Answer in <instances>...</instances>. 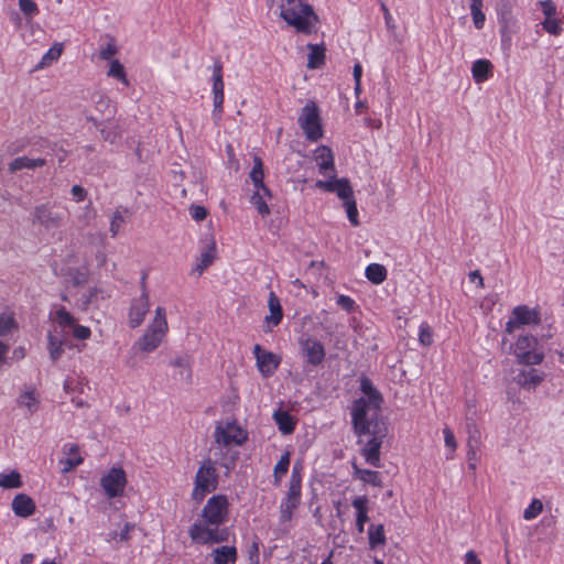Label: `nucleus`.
I'll return each instance as SVG.
<instances>
[{"label": "nucleus", "instance_id": "obj_13", "mask_svg": "<svg viewBox=\"0 0 564 564\" xmlns=\"http://www.w3.org/2000/svg\"><path fill=\"white\" fill-rule=\"evenodd\" d=\"M246 438V434L236 423H218L216 426L215 440L220 445L228 446L232 443L241 445Z\"/></svg>", "mask_w": 564, "mask_h": 564}, {"label": "nucleus", "instance_id": "obj_11", "mask_svg": "<svg viewBox=\"0 0 564 564\" xmlns=\"http://www.w3.org/2000/svg\"><path fill=\"white\" fill-rule=\"evenodd\" d=\"M127 484L126 473L122 468L112 467L100 479V485L109 498L119 497L123 494Z\"/></svg>", "mask_w": 564, "mask_h": 564}, {"label": "nucleus", "instance_id": "obj_29", "mask_svg": "<svg viewBox=\"0 0 564 564\" xmlns=\"http://www.w3.org/2000/svg\"><path fill=\"white\" fill-rule=\"evenodd\" d=\"M46 161L44 159H30L28 156H19L15 158L10 164H9V171L11 173H15L22 169H29L33 170L36 167H41L45 165Z\"/></svg>", "mask_w": 564, "mask_h": 564}, {"label": "nucleus", "instance_id": "obj_22", "mask_svg": "<svg viewBox=\"0 0 564 564\" xmlns=\"http://www.w3.org/2000/svg\"><path fill=\"white\" fill-rule=\"evenodd\" d=\"M171 367L177 369L175 378L186 384L192 382V365L188 355H178L170 362Z\"/></svg>", "mask_w": 564, "mask_h": 564}, {"label": "nucleus", "instance_id": "obj_40", "mask_svg": "<svg viewBox=\"0 0 564 564\" xmlns=\"http://www.w3.org/2000/svg\"><path fill=\"white\" fill-rule=\"evenodd\" d=\"M251 204L257 208L258 213L261 216H267L270 214V208L267 205L263 195L259 191H254L250 197Z\"/></svg>", "mask_w": 564, "mask_h": 564}, {"label": "nucleus", "instance_id": "obj_15", "mask_svg": "<svg viewBox=\"0 0 564 564\" xmlns=\"http://www.w3.org/2000/svg\"><path fill=\"white\" fill-rule=\"evenodd\" d=\"M513 318L510 319L506 325V332L512 333L514 327H519L521 325H538L541 321L539 312L536 310H531L527 305L516 306L512 311Z\"/></svg>", "mask_w": 564, "mask_h": 564}, {"label": "nucleus", "instance_id": "obj_49", "mask_svg": "<svg viewBox=\"0 0 564 564\" xmlns=\"http://www.w3.org/2000/svg\"><path fill=\"white\" fill-rule=\"evenodd\" d=\"M19 404L22 406H26L30 412H34L37 405V400L34 397L33 391L24 392L19 398Z\"/></svg>", "mask_w": 564, "mask_h": 564}, {"label": "nucleus", "instance_id": "obj_30", "mask_svg": "<svg viewBox=\"0 0 564 564\" xmlns=\"http://www.w3.org/2000/svg\"><path fill=\"white\" fill-rule=\"evenodd\" d=\"M492 64L488 59H477L471 67L473 77L476 83H482L491 76Z\"/></svg>", "mask_w": 564, "mask_h": 564}, {"label": "nucleus", "instance_id": "obj_18", "mask_svg": "<svg viewBox=\"0 0 564 564\" xmlns=\"http://www.w3.org/2000/svg\"><path fill=\"white\" fill-rule=\"evenodd\" d=\"M259 371L263 377H270L280 365V357L273 352L265 351L257 344L253 348Z\"/></svg>", "mask_w": 564, "mask_h": 564}, {"label": "nucleus", "instance_id": "obj_6", "mask_svg": "<svg viewBox=\"0 0 564 564\" xmlns=\"http://www.w3.org/2000/svg\"><path fill=\"white\" fill-rule=\"evenodd\" d=\"M301 469L302 467L297 463L292 468L289 489L280 507V519L282 522L290 521L293 510L300 506L302 488Z\"/></svg>", "mask_w": 564, "mask_h": 564}, {"label": "nucleus", "instance_id": "obj_59", "mask_svg": "<svg viewBox=\"0 0 564 564\" xmlns=\"http://www.w3.org/2000/svg\"><path fill=\"white\" fill-rule=\"evenodd\" d=\"M539 6L542 9V12L546 17V19L553 18L556 13V7L551 0L540 1Z\"/></svg>", "mask_w": 564, "mask_h": 564}, {"label": "nucleus", "instance_id": "obj_35", "mask_svg": "<svg viewBox=\"0 0 564 564\" xmlns=\"http://www.w3.org/2000/svg\"><path fill=\"white\" fill-rule=\"evenodd\" d=\"M366 276L370 282L380 284L387 279V270L382 264L371 263L366 268Z\"/></svg>", "mask_w": 564, "mask_h": 564}, {"label": "nucleus", "instance_id": "obj_5", "mask_svg": "<svg viewBox=\"0 0 564 564\" xmlns=\"http://www.w3.org/2000/svg\"><path fill=\"white\" fill-rule=\"evenodd\" d=\"M361 424H364L362 430L352 425L355 434L358 436H371L364 445L361 454L368 464L379 467L380 448L384 437L388 435V425L384 420H361Z\"/></svg>", "mask_w": 564, "mask_h": 564}, {"label": "nucleus", "instance_id": "obj_21", "mask_svg": "<svg viewBox=\"0 0 564 564\" xmlns=\"http://www.w3.org/2000/svg\"><path fill=\"white\" fill-rule=\"evenodd\" d=\"M12 511L17 517L28 518L35 512L34 500L26 494H18L11 503Z\"/></svg>", "mask_w": 564, "mask_h": 564}, {"label": "nucleus", "instance_id": "obj_31", "mask_svg": "<svg viewBox=\"0 0 564 564\" xmlns=\"http://www.w3.org/2000/svg\"><path fill=\"white\" fill-rule=\"evenodd\" d=\"M64 339L59 335L50 333L47 336V349L52 361H57L64 354Z\"/></svg>", "mask_w": 564, "mask_h": 564}, {"label": "nucleus", "instance_id": "obj_38", "mask_svg": "<svg viewBox=\"0 0 564 564\" xmlns=\"http://www.w3.org/2000/svg\"><path fill=\"white\" fill-rule=\"evenodd\" d=\"M63 52V44L55 43L42 57L40 64L36 66V69L46 67L51 65L54 61H56Z\"/></svg>", "mask_w": 564, "mask_h": 564}, {"label": "nucleus", "instance_id": "obj_2", "mask_svg": "<svg viewBox=\"0 0 564 564\" xmlns=\"http://www.w3.org/2000/svg\"><path fill=\"white\" fill-rule=\"evenodd\" d=\"M360 390L366 398H359L354 401L351 409L352 425L364 429L361 420H384L380 417L383 397L377 388L373 387L368 377L360 378Z\"/></svg>", "mask_w": 564, "mask_h": 564}, {"label": "nucleus", "instance_id": "obj_50", "mask_svg": "<svg viewBox=\"0 0 564 564\" xmlns=\"http://www.w3.org/2000/svg\"><path fill=\"white\" fill-rule=\"evenodd\" d=\"M14 328L17 324L12 316L0 315V336H6Z\"/></svg>", "mask_w": 564, "mask_h": 564}, {"label": "nucleus", "instance_id": "obj_46", "mask_svg": "<svg viewBox=\"0 0 564 564\" xmlns=\"http://www.w3.org/2000/svg\"><path fill=\"white\" fill-rule=\"evenodd\" d=\"M543 510V505L541 500L533 499L530 506L524 510L523 518L525 520H532L536 518Z\"/></svg>", "mask_w": 564, "mask_h": 564}, {"label": "nucleus", "instance_id": "obj_41", "mask_svg": "<svg viewBox=\"0 0 564 564\" xmlns=\"http://www.w3.org/2000/svg\"><path fill=\"white\" fill-rule=\"evenodd\" d=\"M213 82L214 95H217L218 93L224 94L223 65L220 63H216L214 65Z\"/></svg>", "mask_w": 564, "mask_h": 564}, {"label": "nucleus", "instance_id": "obj_60", "mask_svg": "<svg viewBox=\"0 0 564 564\" xmlns=\"http://www.w3.org/2000/svg\"><path fill=\"white\" fill-rule=\"evenodd\" d=\"M337 304L348 313L355 310V301L347 295H339Z\"/></svg>", "mask_w": 564, "mask_h": 564}, {"label": "nucleus", "instance_id": "obj_23", "mask_svg": "<svg viewBox=\"0 0 564 564\" xmlns=\"http://www.w3.org/2000/svg\"><path fill=\"white\" fill-rule=\"evenodd\" d=\"M543 380V375L534 369H523L514 377V381L525 389H534Z\"/></svg>", "mask_w": 564, "mask_h": 564}, {"label": "nucleus", "instance_id": "obj_43", "mask_svg": "<svg viewBox=\"0 0 564 564\" xmlns=\"http://www.w3.org/2000/svg\"><path fill=\"white\" fill-rule=\"evenodd\" d=\"M344 207L346 208L347 217L350 224L355 227L359 226L360 223L358 219V209L355 198L344 202Z\"/></svg>", "mask_w": 564, "mask_h": 564}, {"label": "nucleus", "instance_id": "obj_54", "mask_svg": "<svg viewBox=\"0 0 564 564\" xmlns=\"http://www.w3.org/2000/svg\"><path fill=\"white\" fill-rule=\"evenodd\" d=\"M542 25L543 29L552 35H558L561 32L560 22L554 18L545 19Z\"/></svg>", "mask_w": 564, "mask_h": 564}, {"label": "nucleus", "instance_id": "obj_4", "mask_svg": "<svg viewBox=\"0 0 564 564\" xmlns=\"http://www.w3.org/2000/svg\"><path fill=\"white\" fill-rule=\"evenodd\" d=\"M280 17L296 32L306 35L315 33L319 22L313 7L303 0H285L281 6Z\"/></svg>", "mask_w": 564, "mask_h": 564}, {"label": "nucleus", "instance_id": "obj_63", "mask_svg": "<svg viewBox=\"0 0 564 564\" xmlns=\"http://www.w3.org/2000/svg\"><path fill=\"white\" fill-rule=\"evenodd\" d=\"M443 433H444L445 445L447 447H449L452 451H455L457 447V443H456V440H455V436H454V433L452 432V430L449 427H445L443 430Z\"/></svg>", "mask_w": 564, "mask_h": 564}, {"label": "nucleus", "instance_id": "obj_39", "mask_svg": "<svg viewBox=\"0 0 564 564\" xmlns=\"http://www.w3.org/2000/svg\"><path fill=\"white\" fill-rule=\"evenodd\" d=\"M466 427H467V433H468V443H467L468 447H479L480 446V436H481L479 429L477 427L475 422L471 420L467 421Z\"/></svg>", "mask_w": 564, "mask_h": 564}, {"label": "nucleus", "instance_id": "obj_36", "mask_svg": "<svg viewBox=\"0 0 564 564\" xmlns=\"http://www.w3.org/2000/svg\"><path fill=\"white\" fill-rule=\"evenodd\" d=\"M23 486L21 475L17 470L10 474H0V487L3 489H15Z\"/></svg>", "mask_w": 564, "mask_h": 564}, {"label": "nucleus", "instance_id": "obj_25", "mask_svg": "<svg viewBox=\"0 0 564 564\" xmlns=\"http://www.w3.org/2000/svg\"><path fill=\"white\" fill-rule=\"evenodd\" d=\"M310 53L307 55V68L316 69L321 68L325 64V52L324 44H307Z\"/></svg>", "mask_w": 564, "mask_h": 564}, {"label": "nucleus", "instance_id": "obj_19", "mask_svg": "<svg viewBox=\"0 0 564 564\" xmlns=\"http://www.w3.org/2000/svg\"><path fill=\"white\" fill-rule=\"evenodd\" d=\"M95 110L100 115V119L94 116H87L86 119L94 123L96 128L101 127L104 121H109L116 115V107L111 100L104 95H96L94 97Z\"/></svg>", "mask_w": 564, "mask_h": 564}, {"label": "nucleus", "instance_id": "obj_52", "mask_svg": "<svg viewBox=\"0 0 564 564\" xmlns=\"http://www.w3.org/2000/svg\"><path fill=\"white\" fill-rule=\"evenodd\" d=\"M124 223V218L122 216V213L119 208L116 209V212L112 215L111 221H110V232L112 237H116L119 232L121 224Z\"/></svg>", "mask_w": 564, "mask_h": 564}, {"label": "nucleus", "instance_id": "obj_8", "mask_svg": "<svg viewBox=\"0 0 564 564\" xmlns=\"http://www.w3.org/2000/svg\"><path fill=\"white\" fill-rule=\"evenodd\" d=\"M299 124L303 129L308 141L317 142L323 138V128L319 117V110L316 104L310 100L303 108L299 117Z\"/></svg>", "mask_w": 564, "mask_h": 564}, {"label": "nucleus", "instance_id": "obj_9", "mask_svg": "<svg viewBox=\"0 0 564 564\" xmlns=\"http://www.w3.org/2000/svg\"><path fill=\"white\" fill-rule=\"evenodd\" d=\"M538 340L531 335L520 336L516 343L514 354L518 360L527 366L539 365L543 354L536 351Z\"/></svg>", "mask_w": 564, "mask_h": 564}, {"label": "nucleus", "instance_id": "obj_7", "mask_svg": "<svg viewBox=\"0 0 564 564\" xmlns=\"http://www.w3.org/2000/svg\"><path fill=\"white\" fill-rule=\"evenodd\" d=\"M218 475L210 459L204 462L195 476V487L192 497L195 501L200 502L208 492L217 488Z\"/></svg>", "mask_w": 564, "mask_h": 564}, {"label": "nucleus", "instance_id": "obj_32", "mask_svg": "<svg viewBox=\"0 0 564 564\" xmlns=\"http://www.w3.org/2000/svg\"><path fill=\"white\" fill-rule=\"evenodd\" d=\"M250 180L256 188V191L260 192V188H264L265 184L263 182L264 171L263 163L259 156L253 158V167L250 172Z\"/></svg>", "mask_w": 564, "mask_h": 564}, {"label": "nucleus", "instance_id": "obj_17", "mask_svg": "<svg viewBox=\"0 0 564 564\" xmlns=\"http://www.w3.org/2000/svg\"><path fill=\"white\" fill-rule=\"evenodd\" d=\"M300 346L308 365L318 366L324 361L326 355L325 348L317 339L311 337L301 339Z\"/></svg>", "mask_w": 564, "mask_h": 564}, {"label": "nucleus", "instance_id": "obj_20", "mask_svg": "<svg viewBox=\"0 0 564 564\" xmlns=\"http://www.w3.org/2000/svg\"><path fill=\"white\" fill-rule=\"evenodd\" d=\"M315 160L317 161L319 173L324 176L328 175V172L335 174V160L332 149L327 145H319L315 150Z\"/></svg>", "mask_w": 564, "mask_h": 564}, {"label": "nucleus", "instance_id": "obj_26", "mask_svg": "<svg viewBox=\"0 0 564 564\" xmlns=\"http://www.w3.org/2000/svg\"><path fill=\"white\" fill-rule=\"evenodd\" d=\"M268 307H269L270 314L268 316H265V322L268 324H272L273 326L279 325L283 317V311H282L280 300L273 291H271L269 293Z\"/></svg>", "mask_w": 564, "mask_h": 564}, {"label": "nucleus", "instance_id": "obj_48", "mask_svg": "<svg viewBox=\"0 0 564 564\" xmlns=\"http://www.w3.org/2000/svg\"><path fill=\"white\" fill-rule=\"evenodd\" d=\"M150 326L161 328L164 330L169 329L166 317H165V308L162 306H158L155 310V316L152 319Z\"/></svg>", "mask_w": 564, "mask_h": 564}, {"label": "nucleus", "instance_id": "obj_34", "mask_svg": "<svg viewBox=\"0 0 564 564\" xmlns=\"http://www.w3.org/2000/svg\"><path fill=\"white\" fill-rule=\"evenodd\" d=\"M355 476H357L364 482L370 484L372 486L382 487V480L380 474L370 469H361L354 465Z\"/></svg>", "mask_w": 564, "mask_h": 564}, {"label": "nucleus", "instance_id": "obj_45", "mask_svg": "<svg viewBox=\"0 0 564 564\" xmlns=\"http://www.w3.org/2000/svg\"><path fill=\"white\" fill-rule=\"evenodd\" d=\"M56 321L63 327H73L75 324V318L64 306L56 311Z\"/></svg>", "mask_w": 564, "mask_h": 564}, {"label": "nucleus", "instance_id": "obj_55", "mask_svg": "<svg viewBox=\"0 0 564 564\" xmlns=\"http://www.w3.org/2000/svg\"><path fill=\"white\" fill-rule=\"evenodd\" d=\"M189 214L196 221H202L207 217V209L200 205H192L189 207Z\"/></svg>", "mask_w": 564, "mask_h": 564}, {"label": "nucleus", "instance_id": "obj_61", "mask_svg": "<svg viewBox=\"0 0 564 564\" xmlns=\"http://www.w3.org/2000/svg\"><path fill=\"white\" fill-rule=\"evenodd\" d=\"M478 449L479 447H468L467 452V460H468V467L471 470H476V464L478 462Z\"/></svg>", "mask_w": 564, "mask_h": 564}, {"label": "nucleus", "instance_id": "obj_53", "mask_svg": "<svg viewBox=\"0 0 564 564\" xmlns=\"http://www.w3.org/2000/svg\"><path fill=\"white\" fill-rule=\"evenodd\" d=\"M83 463V458L77 455V456H69L65 459H62L61 460V464L63 465V468H62V471L63 473H68L73 468H75L76 466L80 465Z\"/></svg>", "mask_w": 564, "mask_h": 564}, {"label": "nucleus", "instance_id": "obj_28", "mask_svg": "<svg viewBox=\"0 0 564 564\" xmlns=\"http://www.w3.org/2000/svg\"><path fill=\"white\" fill-rule=\"evenodd\" d=\"M273 420L276 423L279 431L284 435H289L295 430V419L286 411H275L273 413Z\"/></svg>", "mask_w": 564, "mask_h": 564}, {"label": "nucleus", "instance_id": "obj_10", "mask_svg": "<svg viewBox=\"0 0 564 564\" xmlns=\"http://www.w3.org/2000/svg\"><path fill=\"white\" fill-rule=\"evenodd\" d=\"M141 295L132 300L129 308L128 322L131 328H137L143 323L150 308L149 294L145 286V276H143L141 280Z\"/></svg>", "mask_w": 564, "mask_h": 564}, {"label": "nucleus", "instance_id": "obj_37", "mask_svg": "<svg viewBox=\"0 0 564 564\" xmlns=\"http://www.w3.org/2000/svg\"><path fill=\"white\" fill-rule=\"evenodd\" d=\"M216 257V247L215 243H210L207 249L202 252L198 263L196 264L195 270L200 274L207 267H209Z\"/></svg>", "mask_w": 564, "mask_h": 564}, {"label": "nucleus", "instance_id": "obj_12", "mask_svg": "<svg viewBox=\"0 0 564 564\" xmlns=\"http://www.w3.org/2000/svg\"><path fill=\"white\" fill-rule=\"evenodd\" d=\"M315 186L328 193H336L344 202L354 199V191L348 178H337L335 174L329 175V180L317 181Z\"/></svg>", "mask_w": 564, "mask_h": 564}, {"label": "nucleus", "instance_id": "obj_56", "mask_svg": "<svg viewBox=\"0 0 564 564\" xmlns=\"http://www.w3.org/2000/svg\"><path fill=\"white\" fill-rule=\"evenodd\" d=\"M134 529V524L127 522L120 533L113 532L111 539H119L120 542H126L130 539V531Z\"/></svg>", "mask_w": 564, "mask_h": 564}, {"label": "nucleus", "instance_id": "obj_27", "mask_svg": "<svg viewBox=\"0 0 564 564\" xmlns=\"http://www.w3.org/2000/svg\"><path fill=\"white\" fill-rule=\"evenodd\" d=\"M215 564H235L237 561V549L230 545L216 547L212 552Z\"/></svg>", "mask_w": 564, "mask_h": 564}, {"label": "nucleus", "instance_id": "obj_24", "mask_svg": "<svg viewBox=\"0 0 564 564\" xmlns=\"http://www.w3.org/2000/svg\"><path fill=\"white\" fill-rule=\"evenodd\" d=\"M498 15L501 25V32L505 33L513 26L516 20L512 15V3L510 0H499Z\"/></svg>", "mask_w": 564, "mask_h": 564}, {"label": "nucleus", "instance_id": "obj_62", "mask_svg": "<svg viewBox=\"0 0 564 564\" xmlns=\"http://www.w3.org/2000/svg\"><path fill=\"white\" fill-rule=\"evenodd\" d=\"M419 340L424 346H430L432 344V332L429 326L421 327Z\"/></svg>", "mask_w": 564, "mask_h": 564}, {"label": "nucleus", "instance_id": "obj_57", "mask_svg": "<svg viewBox=\"0 0 564 564\" xmlns=\"http://www.w3.org/2000/svg\"><path fill=\"white\" fill-rule=\"evenodd\" d=\"M473 22L476 29L480 30L484 28L486 17L481 11V8L470 9Z\"/></svg>", "mask_w": 564, "mask_h": 564}, {"label": "nucleus", "instance_id": "obj_44", "mask_svg": "<svg viewBox=\"0 0 564 564\" xmlns=\"http://www.w3.org/2000/svg\"><path fill=\"white\" fill-rule=\"evenodd\" d=\"M108 76L122 80L127 84V77L123 65L118 59H112L108 70Z\"/></svg>", "mask_w": 564, "mask_h": 564}, {"label": "nucleus", "instance_id": "obj_1", "mask_svg": "<svg viewBox=\"0 0 564 564\" xmlns=\"http://www.w3.org/2000/svg\"><path fill=\"white\" fill-rule=\"evenodd\" d=\"M229 502L225 495H216L207 500L202 510V522L194 523L188 534L193 542L199 544H214L226 542L229 530L219 528L228 518Z\"/></svg>", "mask_w": 564, "mask_h": 564}, {"label": "nucleus", "instance_id": "obj_16", "mask_svg": "<svg viewBox=\"0 0 564 564\" xmlns=\"http://www.w3.org/2000/svg\"><path fill=\"white\" fill-rule=\"evenodd\" d=\"M167 330L148 326L145 333L134 343V348L142 352H152L163 341Z\"/></svg>", "mask_w": 564, "mask_h": 564}, {"label": "nucleus", "instance_id": "obj_64", "mask_svg": "<svg viewBox=\"0 0 564 564\" xmlns=\"http://www.w3.org/2000/svg\"><path fill=\"white\" fill-rule=\"evenodd\" d=\"M367 503L368 498L366 496H360L352 500V507L357 510V513L368 512Z\"/></svg>", "mask_w": 564, "mask_h": 564}, {"label": "nucleus", "instance_id": "obj_3", "mask_svg": "<svg viewBox=\"0 0 564 564\" xmlns=\"http://www.w3.org/2000/svg\"><path fill=\"white\" fill-rule=\"evenodd\" d=\"M360 390L366 398H359L354 401L351 409L352 425L364 429L361 420H384L380 417L383 397L377 388L373 387L368 377L360 378Z\"/></svg>", "mask_w": 564, "mask_h": 564}, {"label": "nucleus", "instance_id": "obj_47", "mask_svg": "<svg viewBox=\"0 0 564 564\" xmlns=\"http://www.w3.org/2000/svg\"><path fill=\"white\" fill-rule=\"evenodd\" d=\"M98 129L100 131L101 138L106 142H110L113 144L117 142L118 139L121 138V130L117 126L112 127L110 129H105V128H100V127Z\"/></svg>", "mask_w": 564, "mask_h": 564}, {"label": "nucleus", "instance_id": "obj_42", "mask_svg": "<svg viewBox=\"0 0 564 564\" xmlns=\"http://www.w3.org/2000/svg\"><path fill=\"white\" fill-rule=\"evenodd\" d=\"M289 466H290V453L286 452L280 457L279 462L274 466L275 484H278L280 481L281 475H284L288 473Z\"/></svg>", "mask_w": 564, "mask_h": 564}, {"label": "nucleus", "instance_id": "obj_51", "mask_svg": "<svg viewBox=\"0 0 564 564\" xmlns=\"http://www.w3.org/2000/svg\"><path fill=\"white\" fill-rule=\"evenodd\" d=\"M19 8L26 17L39 13L37 4L33 0H19Z\"/></svg>", "mask_w": 564, "mask_h": 564}, {"label": "nucleus", "instance_id": "obj_58", "mask_svg": "<svg viewBox=\"0 0 564 564\" xmlns=\"http://www.w3.org/2000/svg\"><path fill=\"white\" fill-rule=\"evenodd\" d=\"M72 328H73V336L77 339L84 340V339L89 338L91 335L90 329L86 326L74 324V326Z\"/></svg>", "mask_w": 564, "mask_h": 564}, {"label": "nucleus", "instance_id": "obj_14", "mask_svg": "<svg viewBox=\"0 0 564 564\" xmlns=\"http://www.w3.org/2000/svg\"><path fill=\"white\" fill-rule=\"evenodd\" d=\"M34 221L46 229L58 228L64 221V213L48 204H42L34 209Z\"/></svg>", "mask_w": 564, "mask_h": 564}, {"label": "nucleus", "instance_id": "obj_33", "mask_svg": "<svg viewBox=\"0 0 564 564\" xmlns=\"http://www.w3.org/2000/svg\"><path fill=\"white\" fill-rule=\"evenodd\" d=\"M368 539L370 549L386 544V534L383 524H371L368 530Z\"/></svg>", "mask_w": 564, "mask_h": 564}]
</instances>
